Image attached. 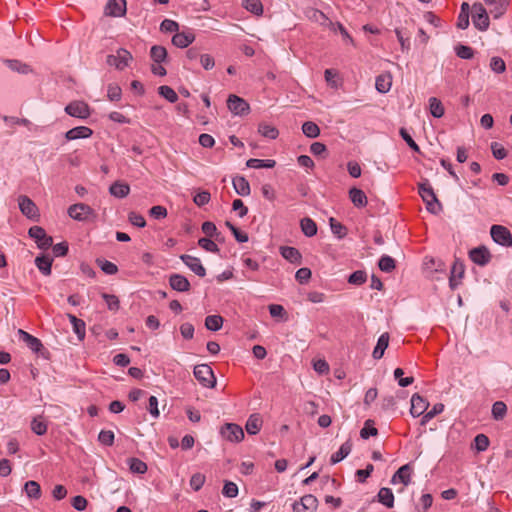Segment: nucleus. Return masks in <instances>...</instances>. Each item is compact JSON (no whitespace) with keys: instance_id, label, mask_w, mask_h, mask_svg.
<instances>
[{"instance_id":"1","label":"nucleus","mask_w":512,"mask_h":512,"mask_svg":"<svg viewBox=\"0 0 512 512\" xmlns=\"http://www.w3.org/2000/svg\"><path fill=\"white\" fill-rule=\"evenodd\" d=\"M418 193L426 204V208L429 212L438 214L442 210V205L427 179L418 183Z\"/></svg>"},{"instance_id":"8","label":"nucleus","mask_w":512,"mask_h":512,"mask_svg":"<svg viewBox=\"0 0 512 512\" xmlns=\"http://www.w3.org/2000/svg\"><path fill=\"white\" fill-rule=\"evenodd\" d=\"M65 112L76 118L87 119L91 115L90 107L84 101H72L65 107Z\"/></svg>"},{"instance_id":"48","label":"nucleus","mask_w":512,"mask_h":512,"mask_svg":"<svg viewBox=\"0 0 512 512\" xmlns=\"http://www.w3.org/2000/svg\"><path fill=\"white\" fill-rule=\"evenodd\" d=\"M158 93L171 103H175L178 100L177 93L170 86H167V85L160 86L158 88Z\"/></svg>"},{"instance_id":"31","label":"nucleus","mask_w":512,"mask_h":512,"mask_svg":"<svg viewBox=\"0 0 512 512\" xmlns=\"http://www.w3.org/2000/svg\"><path fill=\"white\" fill-rule=\"evenodd\" d=\"M300 227L303 234L307 237H313L317 234V224L313 219L309 217H304L301 219Z\"/></svg>"},{"instance_id":"59","label":"nucleus","mask_w":512,"mask_h":512,"mask_svg":"<svg viewBox=\"0 0 512 512\" xmlns=\"http://www.w3.org/2000/svg\"><path fill=\"white\" fill-rule=\"evenodd\" d=\"M491 151L493 156L498 160H502L508 155L507 150L498 142H493L491 144Z\"/></svg>"},{"instance_id":"64","label":"nucleus","mask_w":512,"mask_h":512,"mask_svg":"<svg viewBox=\"0 0 512 512\" xmlns=\"http://www.w3.org/2000/svg\"><path fill=\"white\" fill-rule=\"evenodd\" d=\"M128 219H129L130 223L136 227L143 228L146 226L145 218L137 212H134V211L130 212L128 215Z\"/></svg>"},{"instance_id":"2","label":"nucleus","mask_w":512,"mask_h":512,"mask_svg":"<svg viewBox=\"0 0 512 512\" xmlns=\"http://www.w3.org/2000/svg\"><path fill=\"white\" fill-rule=\"evenodd\" d=\"M194 376L199 383L206 388H214L216 385V377L212 368L207 364H200L194 367Z\"/></svg>"},{"instance_id":"44","label":"nucleus","mask_w":512,"mask_h":512,"mask_svg":"<svg viewBox=\"0 0 512 512\" xmlns=\"http://www.w3.org/2000/svg\"><path fill=\"white\" fill-rule=\"evenodd\" d=\"M507 413V405L503 401H496L492 406V417L499 421L502 420Z\"/></svg>"},{"instance_id":"42","label":"nucleus","mask_w":512,"mask_h":512,"mask_svg":"<svg viewBox=\"0 0 512 512\" xmlns=\"http://www.w3.org/2000/svg\"><path fill=\"white\" fill-rule=\"evenodd\" d=\"M150 56L155 63L160 64L166 59L167 50L164 46L154 45L151 47Z\"/></svg>"},{"instance_id":"19","label":"nucleus","mask_w":512,"mask_h":512,"mask_svg":"<svg viewBox=\"0 0 512 512\" xmlns=\"http://www.w3.org/2000/svg\"><path fill=\"white\" fill-rule=\"evenodd\" d=\"M180 259L199 277H204L206 275V269L201 264L199 258L188 254H182Z\"/></svg>"},{"instance_id":"4","label":"nucleus","mask_w":512,"mask_h":512,"mask_svg":"<svg viewBox=\"0 0 512 512\" xmlns=\"http://www.w3.org/2000/svg\"><path fill=\"white\" fill-rule=\"evenodd\" d=\"M68 215L77 221H87L90 218H95V211L85 203H76L68 208Z\"/></svg>"},{"instance_id":"41","label":"nucleus","mask_w":512,"mask_h":512,"mask_svg":"<svg viewBox=\"0 0 512 512\" xmlns=\"http://www.w3.org/2000/svg\"><path fill=\"white\" fill-rule=\"evenodd\" d=\"M429 108H430V113L435 118H441L445 113V109H444L442 102L439 99H437L436 97H431L429 99Z\"/></svg>"},{"instance_id":"28","label":"nucleus","mask_w":512,"mask_h":512,"mask_svg":"<svg viewBox=\"0 0 512 512\" xmlns=\"http://www.w3.org/2000/svg\"><path fill=\"white\" fill-rule=\"evenodd\" d=\"M263 425V420L259 414H252L249 416L245 428L248 434L255 435L260 432Z\"/></svg>"},{"instance_id":"60","label":"nucleus","mask_w":512,"mask_h":512,"mask_svg":"<svg viewBox=\"0 0 512 512\" xmlns=\"http://www.w3.org/2000/svg\"><path fill=\"white\" fill-rule=\"evenodd\" d=\"M160 30L162 32H177L179 30V24L171 19H164L160 24Z\"/></svg>"},{"instance_id":"14","label":"nucleus","mask_w":512,"mask_h":512,"mask_svg":"<svg viewBox=\"0 0 512 512\" xmlns=\"http://www.w3.org/2000/svg\"><path fill=\"white\" fill-rule=\"evenodd\" d=\"M126 0H109L105 6L104 14L110 17H123L126 14Z\"/></svg>"},{"instance_id":"18","label":"nucleus","mask_w":512,"mask_h":512,"mask_svg":"<svg viewBox=\"0 0 512 512\" xmlns=\"http://www.w3.org/2000/svg\"><path fill=\"white\" fill-rule=\"evenodd\" d=\"M170 287L178 292H188L191 289L189 280L181 274H171L169 276Z\"/></svg>"},{"instance_id":"32","label":"nucleus","mask_w":512,"mask_h":512,"mask_svg":"<svg viewBox=\"0 0 512 512\" xmlns=\"http://www.w3.org/2000/svg\"><path fill=\"white\" fill-rule=\"evenodd\" d=\"M53 259L48 255L38 256L35 259V264L40 272L46 276L51 274V266Z\"/></svg>"},{"instance_id":"16","label":"nucleus","mask_w":512,"mask_h":512,"mask_svg":"<svg viewBox=\"0 0 512 512\" xmlns=\"http://www.w3.org/2000/svg\"><path fill=\"white\" fill-rule=\"evenodd\" d=\"M428 407L429 402L425 398L417 393L412 395L410 413L413 417H419L423 415Z\"/></svg>"},{"instance_id":"56","label":"nucleus","mask_w":512,"mask_h":512,"mask_svg":"<svg viewBox=\"0 0 512 512\" xmlns=\"http://www.w3.org/2000/svg\"><path fill=\"white\" fill-rule=\"evenodd\" d=\"M122 96L121 87L118 84H109L107 89V97L110 101H119Z\"/></svg>"},{"instance_id":"40","label":"nucleus","mask_w":512,"mask_h":512,"mask_svg":"<svg viewBox=\"0 0 512 512\" xmlns=\"http://www.w3.org/2000/svg\"><path fill=\"white\" fill-rule=\"evenodd\" d=\"M129 469L132 473L144 474L147 472V464L139 458L132 457L128 460Z\"/></svg>"},{"instance_id":"38","label":"nucleus","mask_w":512,"mask_h":512,"mask_svg":"<svg viewBox=\"0 0 512 512\" xmlns=\"http://www.w3.org/2000/svg\"><path fill=\"white\" fill-rule=\"evenodd\" d=\"M224 319L220 315H209L205 318V327L211 331H218L222 328Z\"/></svg>"},{"instance_id":"34","label":"nucleus","mask_w":512,"mask_h":512,"mask_svg":"<svg viewBox=\"0 0 512 512\" xmlns=\"http://www.w3.org/2000/svg\"><path fill=\"white\" fill-rule=\"evenodd\" d=\"M48 425L42 415L36 416L31 421V430L36 435H44L47 433Z\"/></svg>"},{"instance_id":"20","label":"nucleus","mask_w":512,"mask_h":512,"mask_svg":"<svg viewBox=\"0 0 512 512\" xmlns=\"http://www.w3.org/2000/svg\"><path fill=\"white\" fill-rule=\"evenodd\" d=\"M195 40V35L192 31L176 32L172 37V43L176 47L186 48Z\"/></svg>"},{"instance_id":"22","label":"nucleus","mask_w":512,"mask_h":512,"mask_svg":"<svg viewBox=\"0 0 512 512\" xmlns=\"http://www.w3.org/2000/svg\"><path fill=\"white\" fill-rule=\"evenodd\" d=\"M280 254L281 256L293 264H301L302 261V255L300 251L291 246H282L280 247Z\"/></svg>"},{"instance_id":"10","label":"nucleus","mask_w":512,"mask_h":512,"mask_svg":"<svg viewBox=\"0 0 512 512\" xmlns=\"http://www.w3.org/2000/svg\"><path fill=\"white\" fill-rule=\"evenodd\" d=\"M228 109L235 115H246L250 111V106L243 98L231 94L227 99Z\"/></svg>"},{"instance_id":"23","label":"nucleus","mask_w":512,"mask_h":512,"mask_svg":"<svg viewBox=\"0 0 512 512\" xmlns=\"http://www.w3.org/2000/svg\"><path fill=\"white\" fill-rule=\"evenodd\" d=\"M20 338L27 344V346L33 351V352H40L41 349H43V344L40 339L37 337L29 334L28 332L20 329L18 331Z\"/></svg>"},{"instance_id":"12","label":"nucleus","mask_w":512,"mask_h":512,"mask_svg":"<svg viewBox=\"0 0 512 512\" xmlns=\"http://www.w3.org/2000/svg\"><path fill=\"white\" fill-rule=\"evenodd\" d=\"M318 507V499L312 495H304L299 502L293 504L294 512H315Z\"/></svg>"},{"instance_id":"51","label":"nucleus","mask_w":512,"mask_h":512,"mask_svg":"<svg viewBox=\"0 0 512 512\" xmlns=\"http://www.w3.org/2000/svg\"><path fill=\"white\" fill-rule=\"evenodd\" d=\"M198 245L208 252L218 253L220 251L218 245L214 241L206 237L200 238L198 240Z\"/></svg>"},{"instance_id":"43","label":"nucleus","mask_w":512,"mask_h":512,"mask_svg":"<svg viewBox=\"0 0 512 512\" xmlns=\"http://www.w3.org/2000/svg\"><path fill=\"white\" fill-rule=\"evenodd\" d=\"M310 13V19L319 22L323 26H328L329 28L334 27V23L330 21L329 18L322 11L318 9H312Z\"/></svg>"},{"instance_id":"24","label":"nucleus","mask_w":512,"mask_h":512,"mask_svg":"<svg viewBox=\"0 0 512 512\" xmlns=\"http://www.w3.org/2000/svg\"><path fill=\"white\" fill-rule=\"evenodd\" d=\"M349 198L357 208H363L368 203L366 194L361 189L356 187H352L349 190Z\"/></svg>"},{"instance_id":"50","label":"nucleus","mask_w":512,"mask_h":512,"mask_svg":"<svg viewBox=\"0 0 512 512\" xmlns=\"http://www.w3.org/2000/svg\"><path fill=\"white\" fill-rule=\"evenodd\" d=\"M456 55L461 59H472L474 57V50L467 45L459 44L455 47Z\"/></svg>"},{"instance_id":"45","label":"nucleus","mask_w":512,"mask_h":512,"mask_svg":"<svg viewBox=\"0 0 512 512\" xmlns=\"http://www.w3.org/2000/svg\"><path fill=\"white\" fill-rule=\"evenodd\" d=\"M243 6L247 11L255 15L259 16L263 13V5L260 0H243Z\"/></svg>"},{"instance_id":"58","label":"nucleus","mask_w":512,"mask_h":512,"mask_svg":"<svg viewBox=\"0 0 512 512\" xmlns=\"http://www.w3.org/2000/svg\"><path fill=\"white\" fill-rule=\"evenodd\" d=\"M222 493L225 497L235 498L238 495V486L232 481H225Z\"/></svg>"},{"instance_id":"13","label":"nucleus","mask_w":512,"mask_h":512,"mask_svg":"<svg viewBox=\"0 0 512 512\" xmlns=\"http://www.w3.org/2000/svg\"><path fill=\"white\" fill-rule=\"evenodd\" d=\"M465 275V266L462 261L456 259L451 267L449 286L455 290L460 284Z\"/></svg>"},{"instance_id":"15","label":"nucleus","mask_w":512,"mask_h":512,"mask_svg":"<svg viewBox=\"0 0 512 512\" xmlns=\"http://www.w3.org/2000/svg\"><path fill=\"white\" fill-rule=\"evenodd\" d=\"M469 257L475 264L485 266L490 262L492 256L485 246H480L470 250Z\"/></svg>"},{"instance_id":"63","label":"nucleus","mask_w":512,"mask_h":512,"mask_svg":"<svg viewBox=\"0 0 512 512\" xmlns=\"http://www.w3.org/2000/svg\"><path fill=\"white\" fill-rule=\"evenodd\" d=\"M475 446L478 451H485L488 449L490 441L485 434H478L474 438Z\"/></svg>"},{"instance_id":"5","label":"nucleus","mask_w":512,"mask_h":512,"mask_svg":"<svg viewBox=\"0 0 512 512\" xmlns=\"http://www.w3.org/2000/svg\"><path fill=\"white\" fill-rule=\"evenodd\" d=\"M490 234L492 239L499 245L504 247L512 246V234L510 230L502 225H492Z\"/></svg>"},{"instance_id":"49","label":"nucleus","mask_w":512,"mask_h":512,"mask_svg":"<svg viewBox=\"0 0 512 512\" xmlns=\"http://www.w3.org/2000/svg\"><path fill=\"white\" fill-rule=\"evenodd\" d=\"M367 281V273L363 270L354 271L348 278V283L352 285H362Z\"/></svg>"},{"instance_id":"37","label":"nucleus","mask_w":512,"mask_h":512,"mask_svg":"<svg viewBox=\"0 0 512 512\" xmlns=\"http://www.w3.org/2000/svg\"><path fill=\"white\" fill-rule=\"evenodd\" d=\"M258 132L265 138H268V139H276L279 135V131L278 129L273 126V125H270L268 123H260L259 126H258Z\"/></svg>"},{"instance_id":"7","label":"nucleus","mask_w":512,"mask_h":512,"mask_svg":"<svg viewBox=\"0 0 512 512\" xmlns=\"http://www.w3.org/2000/svg\"><path fill=\"white\" fill-rule=\"evenodd\" d=\"M28 234L35 240L38 248L42 250L50 248L53 244L52 237L47 235L46 231L40 226L30 227Z\"/></svg>"},{"instance_id":"6","label":"nucleus","mask_w":512,"mask_h":512,"mask_svg":"<svg viewBox=\"0 0 512 512\" xmlns=\"http://www.w3.org/2000/svg\"><path fill=\"white\" fill-rule=\"evenodd\" d=\"M221 436L229 442L239 443L244 439V431L235 423H226L221 427Z\"/></svg>"},{"instance_id":"35","label":"nucleus","mask_w":512,"mask_h":512,"mask_svg":"<svg viewBox=\"0 0 512 512\" xmlns=\"http://www.w3.org/2000/svg\"><path fill=\"white\" fill-rule=\"evenodd\" d=\"M24 491L30 499L38 500L41 497V487L38 482L30 480L24 485Z\"/></svg>"},{"instance_id":"36","label":"nucleus","mask_w":512,"mask_h":512,"mask_svg":"<svg viewBox=\"0 0 512 512\" xmlns=\"http://www.w3.org/2000/svg\"><path fill=\"white\" fill-rule=\"evenodd\" d=\"M109 191L115 197L124 198L129 194L130 187L126 183L117 181L110 186Z\"/></svg>"},{"instance_id":"29","label":"nucleus","mask_w":512,"mask_h":512,"mask_svg":"<svg viewBox=\"0 0 512 512\" xmlns=\"http://www.w3.org/2000/svg\"><path fill=\"white\" fill-rule=\"evenodd\" d=\"M389 334L387 332L383 333L377 341V344L373 350L372 356L374 359H381L384 355L385 350L389 345Z\"/></svg>"},{"instance_id":"57","label":"nucleus","mask_w":512,"mask_h":512,"mask_svg":"<svg viewBox=\"0 0 512 512\" xmlns=\"http://www.w3.org/2000/svg\"><path fill=\"white\" fill-rule=\"evenodd\" d=\"M205 475L202 473H195L190 478V486L194 491H199L205 483Z\"/></svg>"},{"instance_id":"55","label":"nucleus","mask_w":512,"mask_h":512,"mask_svg":"<svg viewBox=\"0 0 512 512\" xmlns=\"http://www.w3.org/2000/svg\"><path fill=\"white\" fill-rule=\"evenodd\" d=\"M494 5V8L490 10L493 14L494 18H498L503 15L509 5V0H497Z\"/></svg>"},{"instance_id":"3","label":"nucleus","mask_w":512,"mask_h":512,"mask_svg":"<svg viewBox=\"0 0 512 512\" xmlns=\"http://www.w3.org/2000/svg\"><path fill=\"white\" fill-rule=\"evenodd\" d=\"M472 21L475 26L480 31H486L489 28L490 21L489 16L481 3H474L472 6Z\"/></svg>"},{"instance_id":"17","label":"nucleus","mask_w":512,"mask_h":512,"mask_svg":"<svg viewBox=\"0 0 512 512\" xmlns=\"http://www.w3.org/2000/svg\"><path fill=\"white\" fill-rule=\"evenodd\" d=\"M413 469L410 464L401 466L391 478L392 484L402 483L404 486L409 485L411 482V475Z\"/></svg>"},{"instance_id":"11","label":"nucleus","mask_w":512,"mask_h":512,"mask_svg":"<svg viewBox=\"0 0 512 512\" xmlns=\"http://www.w3.org/2000/svg\"><path fill=\"white\" fill-rule=\"evenodd\" d=\"M130 60H132V55L124 48H120L117 51V55H108L107 57V63L110 66H115L118 70H123L127 67Z\"/></svg>"},{"instance_id":"21","label":"nucleus","mask_w":512,"mask_h":512,"mask_svg":"<svg viewBox=\"0 0 512 512\" xmlns=\"http://www.w3.org/2000/svg\"><path fill=\"white\" fill-rule=\"evenodd\" d=\"M92 134L93 130L91 128L87 126H78L68 130L65 133V138L68 141H72L80 138H89Z\"/></svg>"},{"instance_id":"26","label":"nucleus","mask_w":512,"mask_h":512,"mask_svg":"<svg viewBox=\"0 0 512 512\" xmlns=\"http://www.w3.org/2000/svg\"><path fill=\"white\" fill-rule=\"evenodd\" d=\"M233 187L240 196H248L251 193L250 184L243 176H236L232 179Z\"/></svg>"},{"instance_id":"61","label":"nucleus","mask_w":512,"mask_h":512,"mask_svg":"<svg viewBox=\"0 0 512 512\" xmlns=\"http://www.w3.org/2000/svg\"><path fill=\"white\" fill-rule=\"evenodd\" d=\"M8 65L12 70H15L22 74H27L31 71V68L29 65L22 63L18 60H9Z\"/></svg>"},{"instance_id":"54","label":"nucleus","mask_w":512,"mask_h":512,"mask_svg":"<svg viewBox=\"0 0 512 512\" xmlns=\"http://www.w3.org/2000/svg\"><path fill=\"white\" fill-rule=\"evenodd\" d=\"M114 438V433L111 430H101L98 435V441L105 446H112Z\"/></svg>"},{"instance_id":"46","label":"nucleus","mask_w":512,"mask_h":512,"mask_svg":"<svg viewBox=\"0 0 512 512\" xmlns=\"http://www.w3.org/2000/svg\"><path fill=\"white\" fill-rule=\"evenodd\" d=\"M378 266L381 271L389 273L395 269L396 262L392 257L388 255H383L379 259Z\"/></svg>"},{"instance_id":"47","label":"nucleus","mask_w":512,"mask_h":512,"mask_svg":"<svg viewBox=\"0 0 512 512\" xmlns=\"http://www.w3.org/2000/svg\"><path fill=\"white\" fill-rule=\"evenodd\" d=\"M302 131L309 138H316L320 134L319 126L312 121H306L305 123H303Z\"/></svg>"},{"instance_id":"27","label":"nucleus","mask_w":512,"mask_h":512,"mask_svg":"<svg viewBox=\"0 0 512 512\" xmlns=\"http://www.w3.org/2000/svg\"><path fill=\"white\" fill-rule=\"evenodd\" d=\"M67 317L72 324L73 331L80 341L84 340L86 335V324L82 319L77 318L73 314H67Z\"/></svg>"},{"instance_id":"39","label":"nucleus","mask_w":512,"mask_h":512,"mask_svg":"<svg viewBox=\"0 0 512 512\" xmlns=\"http://www.w3.org/2000/svg\"><path fill=\"white\" fill-rule=\"evenodd\" d=\"M246 165L249 168L260 169V168H273L276 165V161L273 159H256L251 158L247 161Z\"/></svg>"},{"instance_id":"53","label":"nucleus","mask_w":512,"mask_h":512,"mask_svg":"<svg viewBox=\"0 0 512 512\" xmlns=\"http://www.w3.org/2000/svg\"><path fill=\"white\" fill-rule=\"evenodd\" d=\"M330 227L332 232L337 235L338 238H344L347 235V228L334 218H330Z\"/></svg>"},{"instance_id":"9","label":"nucleus","mask_w":512,"mask_h":512,"mask_svg":"<svg viewBox=\"0 0 512 512\" xmlns=\"http://www.w3.org/2000/svg\"><path fill=\"white\" fill-rule=\"evenodd\" d=\"M19 209L23 215L32 220H38L40 217L39 209L36 204L26 195L18 198Z\"/></svg>"},{"instance_id":"62","label":"nucleus","mask_w":512,"mask_h":512,"mask_svg":"<svg viewBox=\"0 0 512 512\" xmlns=\"http://www.w3.org/2000/svg\"><path fill=\"white\" fill-rule=\"evenodd\" d=\"M490 68L496 73H503L506 70L505 61L501 57H492L490 61Z\"/></svg>"},{"instance_id":"30","label":"nucleus","mask_w":512,"mask_h":512,"mask_svg":"<svg viewBox=\"0 0 512 512\" xmlns=\"http://www.w3.org/2000/svg\"><path fill=\"white\" fill-rule=\"evenodd\" d=\"M352 450V443L350 440L344 442L339 450L331 455L330 462L331 464H336L342 461L345 457H347Z\"/></svg>"},{"instance_id":"33","label":"nucleus","mask_w":512,"mask_h":512,"mask_svg":"<svg viewBox=\"0 0 512 512\" xmlns=\"http://www.w3.org/2000/svg\"><path fill=\"white\" fill-rule=\"evenodd\" d=\"M377 498L378 501L387 508H392L394 506V494L390 488H381L377 494Z\"/></svg>"},{"instance_id":"52","label":"nucleus","mask_w":512,"mask_h":512,"mask_svg":"<svg viewBox=\"0 0 512 512\" xmlns=\"http://www.w3.org/2000/svg\"><path fill=\"white\" fill-rule=\"evenodd\" d=\"M97 264L100 266L102 271L108 275H114L118 272V267L108 260L98 259Z\"/></svg>"},{"instance_id":"25","label":"nucleus","mask_w":512,"mask_h":512,"mask_svg":"<svg viewBox=\"0 0 512 512\" xmlns=\"http://www.w3.org/2000/svg\"><path fill=\"white\" fill-rule=\"evenodd\" d=\"M392 86V76L389 72L382 73L376 77L375 88L380 93H387Z\"/></svg>"}]
</instances>
